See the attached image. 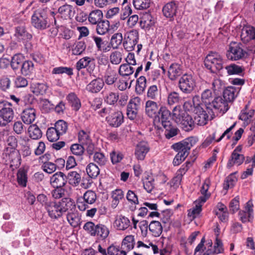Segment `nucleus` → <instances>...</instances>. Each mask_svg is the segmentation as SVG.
Here are the masks:
<instances>
[{
    "mask_svg": "<svg viewBox=\"0 0 255 255\" xmlns=\"http://www.w3.org/2000/svg\"><path fill=\"white\" fill-rule=\"evenodd\" d=\"M246 54V51L241 47L239 43L233 42L230 44L226 55L229 59L236 61L244 58Z\"/></svg>",
    "mask_w": 255,
    "mask_h": 255,
    "instance_id": "nucleus-11",
    "label": "nucleus"
},
{
    "mask_svg": "<svg viewBox=\"0 0 255 255\" xmlns=\"http://www.w3.org/2000/svg\"><path fill=\"white\" fill-rule=\"evenodd\" d=\"M67 212L66 218L68 223L73 228L78 227L81 224V219L79 213L76 210L75 205Z\"/></svg>",
    "mask_w": 255,
    "mask_h": 255,
    "instance_id": "nucleus-16",
    "label": "nucleus"
},
{
    "mask_svg": "<svg viewBox=\"0 0 255 255\" xmlns=\"http://www.w3.org/2000/svg\"><path fill=\"white\" fill-rule=\"evenodd\" d=\"M88 175L92 178H95L100 173L98 166L94 163H89L86 168Z\"/></svg>",
    "mask_w": 255,
    "mask_h": 255,
    "instance_id": "nucleus-58",
    "label": "nucleus"
},
{
    "mask_svg": "<svg viewBox=\"0 0 255 255\" xmlns=\"http://www.w3.org/2000/svg\"><path fill=\"white\" fill-rule=\"evenodd\" d=\"M102 117H106V121L112 127L118 128L124 122V117L122 112L115 110L111 107H105L99 112Z\"/></svg>",
    "mask_w": 255,
    "mask_h": 255,
    "instance_id": "nucleus-3",
    "label": "nucleus"
},
{
    "mask_svg": "<svg viewBox=\"0 0 255 255\" xmlns=\"http://www.w3.org/2000/svg\"><path fill=\"white\" fill-rule=\"evenodd\" d=\"M119 99V95L118 92H109L107 93L104 97V101L110 105H115Z\"/></svg>",
    "mask_w": 255,
    "mask_h": 255,
    "instance_id": "nucleus-54",
    "label": "nucleus"
},
{
    "mask_svg": "<svg viewBox=\"0 0 255 255\" xmlns=\"http://www.w3.org/2000/svg\"><path fill=\"white\" fill-rule=\"evenodd\" d=\"M200 102L199 96H194L192 99L186 101L183 105V107L186 111L191 112L194 113L196 110L201 107Z\"/></svg>",
    "mask_w": 255,
    "mask_h": 255,
    "instance_id": "nucleus-26",
    "label": "nucleus"
},
{
    "mask_svg": "<svg viewBox=\"0 0 255 255\" xmlns=\"http://www.w3.org/2000/svg\"><path fill=\"white\" fill-rule=\"evenodd\" d=\"M194 114V120L195 123L199 126H204L209 121V116L207 112L201 106L196 110Z\"/></svg>",
    "mask_w": 255,
    "mask_h": 255,
    "instance_id": "nucleus-22",
    "label": "nucleus"
},
{
    "mask_svg": "<svg viewBox=\"0 0 255 255\" xmlns=\"http://www.w3.org/2000/svg\"><path fill=\"white\" fill-rule=\"evenodd\" d=\"M132 2L136 9L143 10L149 7L151 0H133Z\"/></svg>",
    "mask_w": 255,
    "mask_h": 255,
    "instance_id": "nucleus-61",
    "label": "nucleus"
},
{
    "mask_svg": "<svg viewBox=\"0 0 255 255\" xmlns=\"http://www.w3.org/2000/svg\"><path fill=\"white\" fill-rule=\"evenodd\" d=\"M204 203H201L197 200L195 202V207L188 210V216L191 220H193L196 218L200 214L202 210V206Z\"/></svg>",
    "mask_w": 255,
    "mask_h": 255,
    "instance_id": "nucleus-43",
    "label": "nucleus"
},
{
    "mask_svg": "<svg viewBox=\"0 0 255 255\" xmlns=\"http://www.w3.org/2000/svg\"><path fill=\"white\" fill-rule=\"evenodd\" d=\"M210 183V179L206 178L202 185L201 189L202 196L198 198L199 201L201 203H205L210 196V194L208 192Z\"/></svg>",
    "mask_w": 255,
    "mask_h": 255,
    "instance_id": "nucleus-41",
    "label": "nucleus"
},
{
    "mask_svg": "<svg viewBox=\"0 0 255 255\" xmlns=\"http://www.w3.org/2000/svg\"><path fill=\"white\" fill-rule=\"evenodd\" d=\"M14 35L19 39L27 41L32 38L31 34L27 32L24 25H20L15 27Z\"/></svg>",
    "mask_w": 255,
    "mask_h": 255,
    "instance_id": "nucleus-36",
    "label": "nucleus"
},
{
    "mask_svg": "<svg viewBox=\"0 0 255 255\" xmlns=\"http://www.w3.org/2000/svg\"><path fill=\"white\" fill-rule=\"evenodd\" d=\"M238 148L239 147H237L233 151L231 158L229 159L227 163L228 167H231L235 164L240 165L243 162L244 160V156L243 154L237 152Z\"/></svg>",
    "mask_w": 255,
    "mask_h": 255,
    "instance_id": "nucleus-31",
    "label": "nucleus"
},
{
    "mask_svg": "<svg viewBox=\"0 0 255 255\" xmlns=\"http://www.w3.org/2000/svg\"><path fill=\"white\" fill-rule=\"evenodd\" d=\"M154 125L157 128H161V126L163 128H169L172 124L170 121V112L165 107H160V112L153 121Z\"/></svg>",
    "mask_w": 255,
    "mask_h": 255,
    "instance_id": "nucleus-7",
    "label": "nucleus"
},
{
    "mask_svg": "<svg viewBox=\"0 0 255 255\" xmlns=\"http://www.w3.org/2000/svg\"><path fill=\"white\" fill-rule=\"evenodd\" d=\"M36 118V111L33 108H27L23 110L21 114L22 122L27 125L31 124Z\"/></svg>",
    "mask_w": 255,
    "mask_h": 255,
    "instance_id": "nucleus-23",
    "label": "nucleus"
},
{
    "mask_svg": "<svg viewBox=\"0 0 255 255\" xmlns=\"http://www.w3.org/2000/svg\"><path fill=\"white\" fill-rule=\"evenodd\" d=\"M197 137L191 136L172 145V148L178 152L173 161L174 166L179 165L189 155L191 148L197 143Z\"/></svg>",
    "mask_w": 255,
    "mask_h": 255,
    "instance_id": "nucleus-2",
    "label": "nucleus"
},
{
    "mask_svg": "<svg viewBox=\"0 0 255 255\" xmlns=\"http://www.w3.org/2000/svg\"><path fill=\"white\" fill-rule=\"evenodd\" d=\"M138 40V33L137 30L132 29L125 34L123 46L127 51H131L134 49Z\"/></svg>",
    "mask_w": 255,
    "mask_h": 255,
    "instance_id": "nucleus-9",
    "label": "nucleus"
},
{
    "mask_svg": "<svg viewBox=\"0 0 255 255\" xmlns=\"http://www.w3.org/2000/svg\"><path fill=\"white\" fill-rule=\"evenodd\" d=\"M68 103L75 111L79 110L81 106V102L74 93H69L66 97Z\"/></svg>",
    "mask_w": 255,
    "mask_h": 255,
    "instance_id": "nucleus-46",
    "label": "nucleus"
},
{
    "mask_svg": "<svg viewBox=\"0 0 255 255\" xmlns=\"http://www.w3.org/2000/svg\"><path fill=\"white\" fill-rule=\"evenodd\" d=\"M118 75L116 72L111 68H108L105 73L104 76L105 82L106 84L109 85H113L117 81Z\"/></svg>",
    "mask_w": 255,
    "mask_h": 255,
    "instance_id": "nucleus-48",
    "label": "nucleus"
},
{
    "mask_svg": "<svg viewBox=\"0 0 255 255\" xmlns=\"http://www.w3.org/2000/svg\"><path fill=\"white\" fill-rule=\"evenodd\" d=\"M255 112L254 109H250L249 105H247L245 108L241 111L239 115V119L247 123H250L255 114Z\"/></svg>",
    "mask_w": 255,
    "mask_h": 255,
    "instance_id": "nucleus-40",
    "label": "nucleus"
},
{
    "mask_svg": "<svg viewBox=\"0 0 255 255\" xmlns=\"http://www.w3.org/2000/svg\"><path fill=\"white\" fill-rule=\"evenodd\" d=\"M179 87L185 94H190L196 86V82L191 75L184 74L179 81Z\"/></svg>",
    "mask_w": 255,
    "mask_h": 255,
    "instance_id": "nucleus-10",
    "label": "nucleus"
},
{
    "mask_svg": "<svg viewBox=\"0 0 255 255\" xmlns=\"http://www.w3.org/2000/svg\"><path fill=\"white\" fill-rule=\"evenodd\" d=\"M70 184L76 186L81 181V175L76 171H72L68 173L67 176Z\"/></svg>",
    "mask_w": 255,
    "mask_h": 255,
    "instance_id": "nucleus-57",
    "label": "nucleus"
},
{
    "mask_svg": "<svg viewBox=\"0 0 255 255\" xmlns=\"http://www.w3.org/2000/svg\"><path fill=\"white\" fill-rule=\"evenodd\" d=\"M160 112V107L156 102L148 100L145 104V113L149 118L153 119V120L158 115Z\"/></svg>",
    "mask_w": 255,
    "mask_h": 255,
    "instance_id": "nucleus-14",
    "label": "nucleus"
},
{
    "mask_svg": "<svg viewBox=\"0 0 255 255\" xmlns=\"http://www.w3.org/2000/svg\"><path fill=\"white\" fill-rule=\"evenodd\" d=\"M134 68L128 64H123L119 68V73L122 76H128L134 72Z\"/></svg>",
    "mask_w": 255,
    "mask_h": 255,
    "instance_id": "nucleus-59",
    "label": "nucleus"
},
{
    "mask_svg": "<svg viewBox=\"0 0 255 255\" xmlns=\"http://www.w3.org/2000/svg\"><path fill=\"white\" fill-rule=\"evenodd\" d=\"M58 13L64 19H71L74 14L73 7L70 4H63L58 8Z\"/></svg>",
    "mask_w": 255,
    "mask_h": 255,
    "instance_id": "nucleus-27",
    "label": "nucleus"
},
{
    "mask_svg": "<svg viewBox=\"0 0 255 255\" xmlns=\"http://www.w3.org/2000/svg\"><path fill=\"white\" fill-rule=\"evenodd\" d=\"M27 131L29 137L32 139H39L42 135L41 129L35 124L30 125L28 128Z\"/></svg>",
    "mask_w": 255,
    "mask_h": 255,
    "instance_id": "nucleus-45",
    "label": "nucleus"
},
{
    "mask_svg": "<svg viewBox=\"0 0 255 255\" xmlns=\"http://www.w3.org/2000/svg\"><path fill=\"white\" fill-rule=\"evenodd\" d=\"M141 99L135 97L130 100L127 108V115L130 120H133L137 116L138 109L140 104Z\"/></svg>",
    "mask_w": 255,
    "mask_h": 255,
    "instance_id": "nucleus-12",
    "label": "nucleus"
},
{
    "mask_svg": "<svg viewBox=\"0 0 255 255\" xmlns=\"http://www.w3.org/2000/svg\"><path fill=\"white\" fill-rule=\"evenodd\" d=\"M23 62V56L21 54H16L12 57L10 65L12 69L16 70L21 67Z\"/></svg>",
    "mask_w": 255,
    "mask_h": 255,
    "instance_id": "nucleus-55",
    "label": "nucleus"
},
{
    "mask_svg": "<svg viewBox=\"0 0 255 255\" xmlns=\"http://www.w3.org/2000/svg\"><path fill=\"white\" fill-rule=\"evenodd\" d=\"M224 60L223 57L216 52H210L204 60L205 67L211 72L216 73L223 67Z\"/></svg>",
    "mask_w": 255,
    "mask_h": 255,
    "instance_id": "nucleus-5",
    "label": "nucleus"
},
{
    "mask_svg": "<svg viewBox=\"0 0 255 255\" xmlns=\"http://www.w3.org/2000/svg\"><path fill=\"white\" fill-rule=\"evenodd\" d=\"M93 161L99 165H105L107 161V158L104 153L100 152H95L93 156Z\"/></svg>",
    "mask_w": 255,
    "mask_h": 255,
    "instance_id": "nucleus-62",
    "label": "nucleus"
},
{
    "mask_svg": "<svg viewBox=\"0 0 255 255\" xmlns=\"http://www.w3.org/2000/svg\"><path fill=\"white\" fill-rule=\"evenodd\" d=\"M177 4L174 1H171L166 4L162 8L164 15L166 17H173L176 15Z\"/></svg>",
    "mask_w": 255,
    "mask_h": 255,
    "instance_id": "nucleus-33",
    "label": "nucleus"
},
{
    "mask_svg": "<svg viewBox=\"0 0 255 255\" xmlns=\"http://www.w3.org/2000/svg\"><path fill=\"white\" fill-rule=\"evenodd\" d=\"M253 204L252 201L249 200L246 204L245 209L239 213L240 220L243 223L250 222L254 218Z\"/></svg>",
    "mask_w": 255,
    "mask_h": 255,
    "instance_id": "nucleus-15",
    "label": "nucleus"
},
{
    "mask_svg": "<svg viewBox=\"0 0 255 255\" xmlns=\"http://www.w3.org/2000/svg\"><path fill=\"white\" fill-rule=\"evenodd\" d=\"M180 123L181 127L185 131L191 130L194 127L195 120H193L191 116L186 114L182 117V119L178 121Z\"/></svg>",
    "mask_w": 255,
    "mask_h": 255,
    "instance_id": "nucleus-29",
    "label": "nucleus"
},
{
    "mask_svg": "<svg viewBox=\"0 0 255 255\" xmlns=\"http://www.w3.org/2000/svg\"><path fill=\"white\" fill-rule=\"evenodd\" d=\"M124 38L122 33L117 32L113 34L111 36L110 41L109 42L111 48L117 49L123 43Z\"/></svg>",
    "mask_w": 255,
    "mask_h": 255,
    "instance_id": "nucleus-47",
    "label": "nucleus"
},
{
    "mask_svg": "<svg viewBox=\"0 0 255 255\" xmlns=\"http://www.w3.org/2000/svg\"><path fill=\"white\" fill-rule=\"evenodd\" d=\"M239 91L234 87H228L223 92V96L224 100L228 104L232 102L237 96Z\"/></svg>",
    "mask_w": 255,
    "mask_h": 255,
    "instance_id": "nucleus-35",
    "label": "nucleus"
},
{
    "mask_svg": "<svg viewBox=\"0 0 255 255\" xmlns=\"http://www.w3.org/2000/svg\"><path fill=\"white\" fill-rule=\"evenodd\" d=\"M14 118V111L12 104L6 102L0 105V126H6Z\"/></svg>",
    "mask_w": 255,
    "mask_h": 255,
    "instance_id": "nucleus-6",
    "label": "nucleus"
},
{
    "mask_svg": "<svg viewBox=\"0 0 255 255\" xmlns=\"http://www.w3.org/2000/svg\"><path fill=\"white\" fill-rule=\"evenodd\" d=\"M96 25V32L99 35H105L111 30L110 21L108 20H102Z\"/></svg>",
    "mask_w": 255,
    "mask_h": 255,
    "instance_id": "nucleus-38",
    "label": "nucleus"
},
{
    "mask_svg": "<svg viewBox=\"0 0 255 255\" xmlns=\"http://www.w3.org/2000/svg\"><path fill=\"white\" fill-rule=\"evenodd\" d=\"M32 25L39 30H43L48 28L50 23L46 11L43 8L35 10L31 18Z\"/></svg>",
    "mask_w": 255,
    "mask_h": 255,
    "instance_id": "nucleus-4",
    "label": "nucleus"
},
{
    "mask_svg": "<svg viewBox=\"0 0 255 255\" xmlns=\"http://www.w3.org/2000/svg\"><path fill=\"white\" fill-rule=\"evenodd\" d=\"M135 245L134 236L131 235L126 236L122 242L121 249L128 252L134 248Z\"/></svg>",
    "mask_w": 255,
    "mask_h": 255,
    "instance_id": "nucleus-37",
    "label": "nucleus"
},
{
    "mask_svg": "<svg viewBox=\"0 0 255 255\" xmlns=\"http://www.w3.org/2000/svg\"><path fill=\"white\" fill-rule=\"evenodd\" d=\"M54 128L61 135L65 134L68 129V124L63 120H59L55 124Z\"/></svg>",
    "mask_w": 255,
    "mask_h": 255,
    "instance_id": "nucleus-64",
    "label": "nucleus"
},
{
    "mask_svg": "<svg viewBox=\"0 0 255 255\" xmlns=\"http://www.w3.org/2000/svg\"><path fill=\"white\" fill-rule=\"evenodd\" d=\"M31 98L32 96L30 94L25 95L21 99L17 97L14 95H10V99L17 105L22 107L26 106L28 103H29L30 99Z\"/></svg>",
    "mask_w": 255,
    "mask_h": 255,
    "instance_id": "nucleus-52",
    "label": "nucleus"
},
{
    "mask_svg": "<svg viewBox=\"0 0 255 255\" xmlns=\"http://www.w3.org/2000/svg\"><path fill=\"white\" fill-rule=\"evenodd\" d=\"M47 90V86L44 83H33L30 86V91L36 96L43 95Z\"/></svg>",
    "mask_w": 255,
    "mask_h": 255,
    "instance_id": "nucleus-44",
    "label": "nucleus"
},
{
    "mask_svg": "<svg viewBox=\"0 0 255 255\" xmlns=\"http://www.w3.org/2000/svg\"><path fill=\"white\" fill-rule=\"evenodd\" d=\"M86 45L84 41L75 42L71 47L72 54L74 55H81L85 50Z\"/></svg>",
    "mask_w": 255,
    "mask_h": 255,
    "instance_id": "nucleus-49",
    "label": "nucleus"
},
{
    "mask_svg": "<svg viewBox=\"0 0 255 255\" xmlns=\"http://www.w3.org/2000/svg\"><path fill=\"white\" fill-rule=\"evenodd\" d=\"M67 176L63 172L58 171L54 173L50 179L51 185L54 188L62 187L67 183Z\"/></svg>",
    "mask_w": 255,
    "mask_h": 255,
    "instance_id": "nucleus-18",
    "label": "nucleus"
},
{
    "mask_svg": "<svg viewBox=\"0 0 255 255\" xmlns=\"http://www.w3.org/2000/svg\"><path fill=\"white\" fill-rule=\"evenodd\" d=\"M182 74V69L180 64L174 63L170 65L168 70V76L171 80H175Z\"/></svg>",
    "mask_w": 255,
    "mask_h": 255,
    "instance_id": "nucleus-28",
    "label": "nucleus"
},
{
    "mask_svg": "<svg viewBox=\"0 0 255 255\" xmlns=\"http://www.w3.org/2000/svg\"><path fill=\"white\" fill-rule=\"evenodd\" d=\"M93 39L98 51L107 52L111 50L109 42L104 40L102 37L94 36Z\"/></svg>",
    "mask_w": 255,
    "mask_h": 255,
    "instance_id": "nucleus-30",
    "label": "nucleus"
},
{
    "mask_svg": "<svg viewBox=\"0 0 255 255\" xmlns=\"http://www.w3.org/2000/svg\"><path fill=\"white\" fill-rule=\"evenodd\" d=\"M136 249L142 251L145 254L148 253L153 252L156 254L158 252V248L157 246L152 243L146 241L143 242L138 241L136 243Z\"/></svg>",
    "mask_w": 255,
    "mask_h": 255,
    "instance_id": "nucleus-20",
    "label": "nucleus"
},
{
    "mask_svg": "<svg viewBox=\"0 0 255 255\" xmlns=\"http://www.w3.org/2000/svg\"><path fill=\"white\" fill-rule=\"evenodd\" d=\"M214 98L210 90L206 89L202 93L201 99L203 103H204L207 109L208 107L211 105V103H212Z\"/></svg>",
    "mask_w": 255,
    "mask_h": 255,
    "instance_id": "nucleus-56",
    "label": "nucleus"
},
{
    "mask_svg": "<svg viewBox=\"0 0 255 255\" xmlns=\"http://www.w3.org/2000/svg\"><path fill=\"white\" fill-rule=\"evenodd\" d=\"M229 75H241L244 72L245 69L243 66H241L235 64H231L225 67Z\"/></svg>",
    "mask_w": 255,
    "mask_h": 255,
    "instance_id": "nucleus-53",
    "label": "nucleus"
},
{
    "mask_svg": "<svg viewBox=\"0 0 255 255\" xmlns=\"http://www.w3.org/2000/svg\"><path fill=\"white\" fill-rule=\"evenodd\" d=\"M129 219L122 215L118 216L114 223L115 228L119 231H125L130 226Z\"/></svg>",
    "mask_w": 255,
    "mask_h": 255,
    "instance_id": "nucleus-21",
    "label": "nucleus"
},
{
    "mask_svg": "<svg viewBox=\"0 0 255 255\" xmlns=\"http://www.w3.org/2000/svg\"><path fill=\"white\" fill-rule=\"evenodd\" d=\"M150 149L148 143L141 141L138 143L135 147L134 154L137 159L143 160Z\"/></svg>",
    "mask_w": 255,
    "mask_h": 255,
    "instance_id": "nucleus-19",
    "label": "nucleus"
},
{
    "mask_svg": "<svg viewBox=\"0 0 255 255\" xmlns=\"http://www.w3.org/2000/svg\"><path fill=\"white\" fill-rule=\"evenodd\" d=\"M104 86L103 80L100 78H96L92 80L86 86V90L92 93H97L100 92Z\"/></svg>",
    "mask_w": 255,
    "mask_h": 255,
    "instance_id": "nucleus-25",
    "label": "nucleus"
},
{
    "mask_svg": "<svg viewBox=\"0 0 255 255\" xmlns=\"http://www.w3.org/2000/svg\"><path fill=\"white\" fill-rule=\"evenodd\" d=\"M95 236L99 237L103 239L107 238L109 234V230L105 225L98 224H97V228L95 230Z\"/></svg>",
    "mask_w": 255,
    "mask_h": 255,
    "instance_id": "nucleus-51",
    "label": "nucleus"
},
{
    "mask_svg": "<svg viewBox=\"0 0 255 255\" xmlns=\"http://www.w3.org/2000/svg\"><path fill=\"white\" fill-rule=\"evenodd\" d=\"M241 39L244 43H247L255 39V29L252 26H244L242 29Z\"/></svg>",
    "mask_w": 255,
    "mask_h": 255,
    "instance_id": "nucleus-24",
    "label": "nucleus"
},
{
    "mask_svg": "<svg viewBox=\"0 0 255 255\" xmlns=\"http://www.w3.org/2000/svg\"><path fill=\"white\" fill-rule=\"evenodd\" d=\"M73 69L71 67H57L54 68L51 72L52 74H66L68 76H72L73 75Z\"/></svg>",
    "mask_w": 255,
    "mask_h": 255,
    "instance_id": "nucleus-60",
    "label": "nucleus"
},
{
    "mask_svg": "<svg viewBox=\"0 0 255 255\" xmlns=\"http://www.w3.org/2000/svg\"><path fill=\"white\" fill-rule=\"evenodd\" d=\"M46 136L49 141L53 142L59 138L60 134L54 127H51L47 129Z\"/></svg>",
    "mask_w": 255,
    "mask_h": 255,
    "instance_id": "nucleus-63",
    "label": "nucleus"
},
{
    "mask_svg": "<svg viewBox=\"0 0 255 255\" xmlns=\"http://www.w3.org/2000/svg\"><path fill=\"white\" fill-rule=\"evenodd\" d=\"M224 252L223 243L219 239H217L214 246V249H208L202 255H216Z\"/></svg>",
    "mask_w": 255,
    "mask_h": 255,
    "instance_id": "nucleus-34",
    "label": "nucleus"
},
{
    "mask_svg": "<svg viewBox=\"0 0 255 255\" xmlns=\"http://www.w3.org/2000/svg\"><path fill=\"white\" fill-rule=\"evenodd\" d=\"M21 74L24 76H30L34 72V64L31 61H24L21 67Z\"/></svg>",
    "mask_w": 255,
    "mask_h": 255,
    "instance_id": "nucleus-50",
    "label": "nucleus"
},
{
    "mask_svg": "<svg viewBox=\"0 0 255 255\" xmlns=\"http://www.w3.org/2000/svg\"><path fill=\"white\" fill-rule=\"evenodd\" d=\"M97 200V195L92 190L87 191L81 198H79L77 204L80 211H85L89 208V205L94 204Z\"/></svg>",
    "mask_w": 255,
    "mask_h": 255,
    "instance_id": "nucleus-8",
    "label": "nucleus"
},
{
    "mask_svg": "<svg viewBox=\"0 0 255 255\" xmlns=\"http://www.w3.org/2000/svg\"><path fill=\"white\" fill-rule=\"evenodd\" d=\"M74 206V203L71 199L64 198L58 201H51L46 205L45 209L51 219L57 220Z\"/></svg>",
    "mask_w": 255,
    "mask_h": 255,
    "instance_id": "nucleus-1",
    "label": "nucleus"
},
{
    "mask_svg": "<svg viewBox=\"0 0 255 255\" xmlns=\"http://www.w3.org/2000/svg\"><path fill=\"white\" fill-rule=\"evenodd\" d=\"M76 68L78 71L86 68L87 72L91 75L95 68L94 59L90 57H84L77 61L76 64Z\"/></svg>",
    "mask_w": 255,
    "mask_h": 255,
    "instance_id": "nucleus-13",
    "label": "nucleus"
},
{
    "mask_svg": "<svg viewBox=\"0 0 255 255\" xmlns=\"http://www.w3.org/2000/svg\"><path fill=\"white\" fill-rule=\"evenodd\" d=\"M103 14L102 10L95 9L91 11L88 15V21L91 24L96 25L102 20Z\"/></svg>",
    "mask_w": 255,
    "mask_h": 255,
    "instance_id": "nucleus-39",
    "label": "nucleus"
},
{
    "mask_svg": "<svg viewBox=\"0 0 255 255\" xmlns=\"http://www.w3.org/2000/svg\"><path fill=\"white\" fill-rule=\"evenodd\" d=\"M10 140H13L14 142L13 143H8V145H10V147H7L5 148L3 154L7 156L9 160L12 161L14 159V157L18 155V152L14 149V147L16 145V142H15V138L11 136L8 138L7 141L8 142Z\"/></svg>",
    "mask_w": 255,
    "mask_h": 255,
    "instance_id": "nucleus-32",
    "label": "nucleus"
},
{
    "mask_svg": "<svg viewBox=\"0 0 255 255\" xmlns=\"http://www.w3.org/2000/svg\"><path fill=\"white\" fill-rule=\"evenodd\" d=\"M210 105L207 109L210 110H219L225 113L229 109L228 104L222 97H215Z\"/></svg>",
    "mask_w": 255,
    "mask_h": 255,
    "instance_id": "nucleus-17",
    "label": "nucleus"
},
{
    "mask_svg": "<svg viewBox=\"0 0 255 255\" xmlns=\"http://www.w3.org/2000/svg\"><path fill=\"white\" fill-rule=\"evenodd\" d=\"M149 230L153 236L159 237L162 232L163 227L159 221H153L148 225Z\"/></svg>",
    "mask_w": 255,
    "mask_h": 255,
    "instance_id": "nucleus-42",
    "label": "nucleus"
}]
</instances>
